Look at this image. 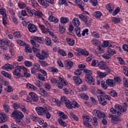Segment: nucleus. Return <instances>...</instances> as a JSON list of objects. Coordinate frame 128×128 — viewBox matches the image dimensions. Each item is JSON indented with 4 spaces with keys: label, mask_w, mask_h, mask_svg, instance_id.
I'll return each mask as SVG.
<instances>
[{
    "label": "nucleus",
    "mask_w": 128,
    "mask_h": 128,
    "mask_svg": "<svg viewBox=\"0 0 128 128\" xmlns=\"http://www.w3.org/2000/svg\"><path fill=\"white\" fill-rule=\"evenodd\" d=\"M84 72L86 74L85 75V80L88 84H92V82H94V78L92 77V70H88V69H84Z\"/></svg>",
    "instance_id": "nucleus-4"
},
{
    "label": "nucleus",
    "mask_w": 128,
    "mask_h": 128,
    "mask_svg": "<svg viewBox=\"0 0 128 128\" xmlns=\"http://www.w3.org/2000/svg\"><path fill=\"white\" fill-rule=\"evenodd\" d=\"M32 40H36L39 44H44V39L42 38V37H40V36H34L32 38Z\"/></svg>",
    "instance_id": "nucleus-18"
},
{
    "label": "nucleus",
    "mask_w": 128,
    "mask_h": 128,
    "mask_svg": "<svg viewBox=\"0 0 128 128\" xmlns=\"http://www.w3.org/2000/svg\"><path fill=\"white\" fill-rule=\"evenodd\" d=\"M117 60L120 64L122 65L126 64V62L122 57H118Z\"/></svg>",
    "instance_id": "nucleus-52"
},
{
    "label": "nucleus",
    "mask_w": 128,
    "mask_h": 128,
    "mask_svg": "<svg viewBox=\"0 0 128 128\" xmlns=\"http://www.w3.org/2000/svg\"><path fill=\"white\" fill-rule=\"evenodd\" d=\"M49 56L48 52L46 50H42L41 54L40 52L36 54V56L40 58V60H43L46 58H48Z\"/></svg>",
    "instance_id": "nucleus-7"
},
{
    "label": "nucleus",
    "mask_w": 128,
    "mask_h": 128,
    "mask_svg": "<svg viewBox=\"0 0 128 128\" xmlns=\"http://www.w3.org/2000/svg\"><path fill=\"white\" fill-rule=\"evenodd\" d=\"M24 66H27L28 68H30V66H32V62L30 61L26 60L24 62Z\"/></svg>",
    "instance_id": "nucleus-53"
},
{
    "label": "nucleus",
    "mask_w": 128,
    "mask_h": 128,
    "mask_svg": "<svg viewBox=\"0 0 128 128\" xmlns=\"http://www.w3.org/2000/svg\"><path fill=\"white\" fill-rule=\"evenodd\" d=\"M73 80L76 84H80L82 82V80L79 76H74Z\"/></svg>",
    "instance_id": "nucleus-25"
},
{
    "label": "nucleus",
    "mask_w": 128,
    "mask_h": 128,
    "mask_svg": "<svg viewBox=\"0 0 128 128\" xmlns=\"http://www.w3.org/2000/svg\"><path fill=\"white\" fill-rule=\"evenodd\" d=\"M112 120L113 124H118V122H120V119L118 118H116L114 116H112Z\"/></svg>",
    "instance_id": "nucleus-32"
},
{
    "label": "nucleus",
    "mask_w": 128,
    "mask_h": 128,
    "mask_svg": "<svg viewBox=\"0 0 128 128\" xmlns=\"http://www.w3.org/2000/svg\"><path fill=\"white\" fill-rule=\"evenodd\" d=\"M44 42H45L46 46H52V39L50 37H46L44 40Z\"/></svg>",
    "instance_id": "nucleus-29"
},
{
    "label": "nucleus",
    "mask_w": 128,
    "mask_h": 128,
    "mask_svg": "<svg viewBox=\"0 0 128 128\" xmlns=\"http://www.w3.org/2000/svg\"><path fill=\"white\" fill-rule=\"evenodd\" d=\"M107 52L111 56H114V54H116V50H114V49H112L110 48H108Z\"/></svg>",
    "instance_id": "nucleus-35"
},
{
    "label": "nucleus",
    "mask_w": 128,
    "mask_h": 128,
    "mask_svg": "<svg viewBox=\"0 0 128 128\" xmlns=\"http://www.w3.org/2000/svg\"><path fill=\"white\" fill-rule=\"evenodd\" d=\"M22 72H23V76L24 78H30V74L28 72V70L26 68V70H23Z\"/></svg>",
    "instance_id": "nucleus-44"
},
{
    "label": "nucleus",
    "mask_w": 128,
    "mask_h": 128,
    "mask_svg": "<svg viewBox=\"0 0 128 128\" xmlns=\"http://www.w3.org/2000/svg\"><path fill=\"white\" fill-rule=\"evenodd\" d=\"M18 6L20 8H26V3L22 2H19L18 3Z\"/></svg>",
    "instance_id": "nucleus-50"
},
{
    "label": "nucleus",
    "mask_w": 128,
    "mask_h": 128,
    "mask_svg": "<svg viewBox=\"0 0 128 128\" xmlns=\"http://www.w3.org/2000/svg\"><path fill=\"white\" fill-rule=\"evenodd\" d=\"M16 42L20 46H26V43L24 40H17Z\"/></svg>",
    "instance_id": "nucleus-37"
},
{
    "label": "nucleus",
    "mask_w": 128,
    "mask_h": 128,
    "mask_svg": "<svg viewBox=\"0 0 128 128\" xmlns=\"http://www.w3.org/2000/svg\"><path fill=\"white\" fill-rule=\"evenodd\" d=\"M98 100L100 102V104L102 106H106L108 104V102L106 100H110L112 97L110 95L106 94V93L102 94V95H98Z\"/></svg>",
    "instance_id": "nucleus-3"
},
{
    "label": "nucleus",
    "mask_w": 128,
    "mask_h": 128,
    "mask_svg": "<svg viewBox=\"0 0 128 128\" xmlns=\"http://www.w3.org/2000/svg\"><path fill=\"white\" fill-rule=\"evenodd\" d=\"M123 72L126 76H128V68L126 66H124Z\"/></svg>",
    "instance_id": "nucleus-55"
},
{
    "label": "nucleus",
    "mask_w": 128,
    "mask_h": 128,
    "mask_svg": "<svg viewBox=\"0 0 128 128\" xmlns=\"http://www.w3.org/2000/svg\"><path fill=\"white\" fill-rule=\"evenodd\" d=\"M106 9L108 10L109 12H110V14H112V12H114V6L112 5V4H108L106 5Z\"/></svg>",
    "instance_id": "nucleus-34"
},
{
    "label": "nucleus",
    "mask_w": 128,
    "mask_h": 128,
    "mask_svg": "<svg viewBox=\"0 0 128 128\" xmlns=\"http://www.w3.org/2000/svg\"><path fill=\"white\" fill-rule=\"evenodd\" d=\"M112 22H115V24H120V18L113 17Z\"/></svg>",
    "instance_id": "nucleus-48"
},
{
    "label": "nucleus",
    "mask_w": 128,
    "mask_h": 128,
    "mask_svg": "<svg viewBox=\"0 0 128 128\" xmlns=\"http://www.w3.org/2000/svg\"><path fill=\"white\" fill-rule=\"evenodd\" d=\"M28 28L30 32H36L38 30L36 26L31 23L28 25Z\"/></svg>",
    "instance_id": "nucleus-13"
},
{
    "label": "nucleus",
    "mask_w": 128,
    "mask_h": 128,
    "mask_svg": "<svg viewBox=\"0 0 128 128\" xmlns=\"http://www.w3.org/2000/svg\"><path fill=\"white\" fill-rule=\"evenodd\" d=\"M1 74H2V76H5V78H9V80L12 78V75L6 71H2Z\"/></svg>",
    "instance_id": "nucleus-39"
},
{
    "label": "nucleus",
    "mask_w": 128,
    "mask_h": 128,
    "mask_svg": "<svg viewBox=\"0 0 128 128\" xmlns=\"http://www.w3.org/2000/svg\"><path fill=\"white\" fill-rule=\"evenodd\" d=\"M92 42L94 44V46H97L98 45V42H100V40L96 39H92Z\"/></svg>",
    "instance_id": "nucleus-61"
},
{
    "label": "nucleus",
    "mask_w": 128,
    "mask_h": 128,
    "mask_svg": "<svg viewBox=\"0 0 128 128\" xmlns=\"http://www.w3.org/2000/svg\"><path fill=\"white\" fill-rule=\"evenodd\" d=\"M0 44H3V46H10L12 44V42L8 39L0 40Z\"/></svg>",
    "instance_id": "nucleus-14"
},
{
    "label": "nucleus",
    "mask_w": 128,
    "mask_h": 128,
    "mask_svg": "<svg viewBox=\"0 0 128 128\" xmlns=\"http://www.w3.org/2000/svg\"><path fill=\"white\" fill-rule=\"evenodd\" d=\"M106 82L108 86H111L112 88L116 86V84H114V80L107 79Z\"/></svg>",
    "instance_id": "nucleus-22"
},
{
    "label": "nucleus",
    "mask_w": 128,
    "mask_h": 128,
    "mask_svg": "<svg viewBox=\"0 0 128 128\" xmlns=\"http://www.w3.org/2000/svg\"><path fill=\"white\" fill-rule=\"evenodd\" d=\"M0 14L2 16L3 18H8V15H6V12L4 9H0Z\"/></svg>",
    "instance_id": "nucleus-43"
},
{
    "label": "nucleus",
    "mask_w": 128,
    "mask_h": 128,
    "mask_svg": "<svg viewBox=\"0 0 128 128\" xmlns=\"http://www.w3.org/2000/svg\"><path fill=\"white\" fill-rule=\"evenodd\" d=\"M83 12L80 14L77 15L78 18L84 24L87 26H90L92 25V18L88 16L86 14H90V13L84 10H82Z\"/></svg>",
    "instance_id": "nucleus-1"
},
{
    "label": "nucleus",
    "mask_w": 128,
    "mask_h": 128,
    "mask_svg": "<svg viewBox=\"0 0 128 128\" xmlns=\"http://www.w3.org/2000/svg\"><path fill=\"white\" fill-rule=\"evenodd\" d=\"M114 108L120 110L121 112H126V107L124 106H122L120 104H116L114 106Z\"/></svg>",
    "instance_id": "nucleus-9"
},
{
    "label": "nucleus",
    "mask_w": 128,
    "mask_h": 128,
    "mask_svg": "<svg viewBox=\"0 0 128 128\" xmlns=\"http://www.w3.org/2000/svg\"><path fill=\"white\" fill-rule=\"evenodd\" d=\"M4 110L6 114L10 112V106L8 104H4L3 106Z\"/></svg>",
    "instance_id": "nucleus-58"
},
{
    "label": "nucleus",
    "mask_w": 128,
    "mask_h": 128,
    "mask_svg": "<svg viewBox=\"0 0 128 128\" xmlns=\"http://www.w3.org/2000/svg\"><path fill=\"white\" fill-rule=\"evenodd\" d=\"M94 112L96 116H97L98 118L100 120H102V118H106V114L104 112H102L100 110H94Z\"/></svg>",
    "instance_id": "nucleus-11"
},
{
    "label": "nucleus",
    "mask_w": 128,
    "mask_h": 128,
    "mask_svg": "<svg viewBox=\"0 0 128 128\" xmlns=\"http://www.w3.org/2000/svg\"><path fill=\"white\" fill-rule=\"evenodd\" d=\"M80 96L82 100H88L90 98L86 94H81Z\"/></svg>",
    "instance_id": "nucleus-54"
},
{
    "label": "nucleus",
    "mask_w": 128,
    "mask_h": 128,
    "mask_svg": "<svg viewBox=\"0 0 128 128\" xmlns=\"http://www.w3.org/2000/svg\"><path fill=\"white\" fill-rule=\"evenodd\" d=\"M76 4H78L79 8H80L81 10H84V3L82 0H76Z\"/></svg>",
    "instance_id": "nucleus-16"
},
{
    "label": "nucleus",
    "mask_w": 128,
    "mask_h": 128,
    "mask_svg": "<svg viewBox=\"0 0 128 128\" xmlns=\"http://www.w3.org/2000/svg\"><path fill=\"white\" fill-rule=\"evenodd\" d=\"M38 2H40L41 6H43L46 8L50 6V4L48 3L46 0V1L44 0H38Z\"/></svg>",
    "instance_id": "nucleus-30"
},
{
    "label": "nucleus",
    "mask_w": 128,
    "mask_h": 128,
    "mask_svg": "<svg viewBox=\"0 0 128 128\" xmlns=\"http://www.w3.org/2000/svg\"><path fill=\"white\" fill-rule=\"evenodd\" d=\"M120 12V8L117 7L112 12V16H116Z\"/></svg>",
    "instance_id": "nucleus-47"
},
{
    "label": "nucleus",
    "mask_w": 128,
    "mask_h": 128,
    "mask_svg": "<svg viewBox=\"0 0 128 128\" xmlns=\"http://www.w3.org/2000/svg\"><path fill=\"white\" fill-rule=\"evenodd\" d=\"M29 96H30L31 100L34 102H38V96L34 92H30L29 93Z\"/></svg>",
    "instance_id": "nucleus-12"
},
{
    "label": "nucleus",
    "mask_w": 128,
    "mask_h": 128,
    "mask_svg": "<svg viewBox=\"0 0 128 128\" xmlns=\"http://www.w3.org/2000/svg\"><path fill=\"white\" fill-rule=\"evenodd\" d=\"M2 68V70H12V68H14V67L10 64H5Z\"/></svg>",
    "instance_id": "nucleus-15"
},
{
    "label": "nucleus",
    "mask_w": 128,
    "mask_h": 128,
    "mask_svg": "<svg viewBox=\"0 0 128 128\" xmlns=\"http://www.w3.org/2000/svg\"><path fill=\"white\" fill-rule=\"evenodd\" d=\"M73 24L76 28H78L80 24V22L78 18H74L72 20Z\"/></svg>",
    "instance_id": "nucleus-28"
},
{
    "label": "nucleus",
    "mask_w": 128,
    "mask_h": 128,
    "mask_svg": "<svg viewBox=\"0 0 128 128\" xmlns=\"http://www.w3.org/2000/svg\"><path fill=\"white\" fill-rule=\"evenodd\" d=\"M23 70H26V68L22 66H16L12 72L14 76V78H16V80H18V78H22L20 72H22Z\"/></svg>",
    "instance_id": "nucleus-2"
},
{
    "label": "nucleus",
    "mask_w": 128,
    "mask_h": 128,
    "mask_svg": "<svg viewBox=\"0 0 128 128\" xmlns=\"http://www.w3.org/2000/svg\"><path fill=\"white\" fill-rule=\"evenodd\" d=\"M60 22L61 24H66L70 22V19L68 17L62 16L60 18Z\"/></svg>",
    "instance_id": "nucleus-31"
},
{
    "label": "nucleus",
    "mask_w": 128,
    "mask_h": 128,
    "mask_svg": "<svg viewBox=\"0 0 128 128\" xmlns=\"http://www.w3.org/2000/svg\"><path fill=\"white\" fill-rule=\"evenodd\" d=\"M66 86V82H57V86L59 88H62L64 86Z\"/></svg>",
    "instance_id": "nucleus-46"
},
{
    "label": "nucleus",
    "mask_w": 128,
    "mask_h": 128,
    "mask_svg": "<svg viewBox=\"0 0 128 128\" xmlns=\"http://www.w3.org/2000/svg\"><path fill=\"white\" fill-rule=\"evenodd\" d=\"M70 116L76 122H78V117L72 112H70Z\"/></svg>",
    "instance_id": "nucleus-45"
},
{
    "label": "nucleus",
    "mask_w": 128,
    "mask_h": 128,
    "mask_svg": "<svg viewBox=\"0 0 128 128\" xmlns=\"http://www.w3.org/2000/svg\"><path fill=\"white\" fill-rule=\"evenodd\" d=\"M93 14L94 16H95L96 18H100L102 16V14L100 11H96Z\"/></svg>",
    "instance_id": "nucleus-38"
},
{
    "label": "nucleus",
    "mask_w": 128,
    "mask_h": 128,
    "mask_svg": "<svg viewBox=\"0 0 128 128\" xmlns=\"http://www.w3.org/2000/svg\"><path fill=\"white\" fill-rule=\"evenodd\" d=\"M35 110L38 116H44L46 110L44 108L40 106L36 107Z\"/></svg>",
    "instance_id": "nucleus-10"
},
{
    "label": "nucleus",
    "mask_w": 128,
    "mask_h": 128,
    "mask_svg": "<svg viewBox=\"0 0 128 128\" xmlns=\"http://www.w3.org/2000/svg\"><path fill=\"white\" fill-rule=\"evenodd\" d=\"M65 66L66 68L70 70L72 66H74V62L71 60H66L65 63Z\"/></svg>",
    "instance_id": "nucleus-23"
},
{
    "label": "nucleus",
    "mask_w": 128,
    "mask_h": 128,
    "mask_svg": "<svg viewBox=\"0 0 128 128\" xmlns=\"http://www.w3.org/2000/svg\"><path fill=\"white\" fill-rule=\"evenodd\" d=\"M57 114L60 118L58 120H67L68 116L64 114V112L61 111H58Z\"/></svg>",
    "instance_id": "nucleus-17"
},
{
    "label": "nucleus",
    "mask_w": 128,
    "mask_h": 128,
    "mask_svg": "<svg viewBox=\"0 0 128 128\" xmlns=\"http://www.w3.org/2000/svg\"><path fill=\"white\" fill-rule=\"evenodd\" d=\"M21 12L23 16H28V6L26 7L24 10H22Z\"/></svg>",
    "instance_id": "nucleus-36"
},
{
    "label": "nucleus",
    "mask_w": 128,
    "mask_h": 128,
    "mask_svg": "<svg viewBox=\"0 0 128 128\" xmlns=\"http://www.w3.org/2000/svg\"><path fill=\"white\" fill-rule=\"evenodd\" d=\"M48 20L49 22H54L55 24L58 22L59 20L58 18H57L56 16L52 15L48 17Z\"/></svg>",
    "instance_id": "nucleus-20"
},
{
    "label": "nucleus",
    "mask_w": 128,
    "mask_h": 128,
    "mask_svg": "<svg viewBox=\"0 0 128 128\" xmlns=\"http://www.w3.org/2000/svg\"><path fill=\"white\" fill-rule=\"evenodd\" d=\"M90 122H92V124L94 126H98V118H96V117L94 116L92 118H90Z\"/></svg>",
    "instance_id": "nucleus-33"
},
{
    "label": "nucleus",
    "mask_w": 128,
    "mask_h": 128,
    "mask_svg": "<svg viewBox=\"0 0 128 128\" xmlns=\"http://www.w3.org/2000/svg\"><path fill=\"white\" fill-rule=\"evenodd\" d=\"M6 120V114L4 113H0V124L5 122Z\"/></svg>",
    "instance_id": "nucleus-21"
},
{
    "label": "nucleus",
    "mask_w": 128,
    "mask_h": 128,
    "mask_svg": "<svg viewBox=\"0 0 128 128\" xmlns=\"http://www.w3.org/2000/svg\"><path fill=\"white\" fill-rule=\"evenodd\" d=\"M110 94L113 98H116V96H118V93L114 90H111L110 91Z\"/></svg>",
    "instance_id": "nucleus-62"
},
{
    "label": "nucleus",
    "mask_w": 128,
    "mask_h": 128,
    "mask_svg": "<svg viewBox=\"0 0 128 128\" xmlns=\"http://www.w3.org/2000/svg\"><path fill=\"white\" fill-rule=\"evenodd\" d=\"M84 122H90V118H92L89 116H87L86 114H84L82 116Z\"/></svg>",
    "instance_id": "nucleus-27"
},
{
    "label": "nucleus",
    "mask_w": 128,
    "mask_h": 128,
    "mask_svg": "<svg viewBox=\"0 0 128 128\" xmlns=\"http://www.w3.org/2000/svg\"><path fill=\"white\" fill-rule=\"evenodd\" d=\"M92 34L94 38H100V34L97 33L96 32H93L92 33Z\"/></svg>",
    "instance_id": "nucleus-60"
},
{
    "label": "nucleus",
    "mask_w": 128,
    "mask_h": 128,
    "mask_svg": "<svg viewBox=\"0 0 128 128\" xmlns=\"http://www.w3.org/2000/svg\"><path fill=\"white\" fill-rule=\"evenodd\" d=\"M12 118L18 120H22L24 118V115L21 112L15 110L11 114Z\"/></svg>",
    "instance_id": "nucleus-5"
},
{
    "label": "nucleus",
    "mask_w": 128,
    "mask_h": 128,
    "mask_svg": "<svg viewBox=\"0 0 128 128\" xmlns=\"http://www.w3.org/2000/svg\"><path fill=\"white\" fill-rule=\"evenodd\" d=\"M58 122L62 126H64V128H66V126H68L66 123V122H64V120L62 119H58Z\"/></svg>",
    "instance_id": "nucleus-51"
},
{
    "label": "nucleus",
    "mask_w": 128,
    "mask_h": 128,
    "mask_svg": "<svg viewBox=\"0 0 128 128\" xmlns=\"http://www.w3.org/2000/svg\"><path fill=\"white\" fill-rule=\"evenodd\" d=\"M65 105L68 108L72 109L76 108H80V104L76 100L70 102L68 100L66 102Z\"/></svg>",
    "instance_id": "nucleus-6"
},
{
    "label": "nucleus",
    "mask_w": 128,
    "mask_h": 128,
    "mask_svg": "<svg viewBox=\"0 0 128 128\" xmlns=\"http://www.w3.org/2000/svg\"><path fill=\"white\" fill-rule=\"evenodd\" d=\"M91 102L93 106H97L98 105V100H96L94 98L91 96L90 98Z\"/></svg>",
    "instance_id": "nucleus-56"
},
{
    "label": "nucleus",
    "mask_w": 128,
    "mask_h": 128,
    "mask_svg": "<svg viewBox=\"0 0 128 128\" xmlns=\"http://www.w3.org/2000/svg\"><path fill=\"white\" fill-rule=\"evenodd\" d=\"M30 44H32L33 47L32 48V51L35 52L38 54V49L35 48H40V44L36 42V41L34 40H30Z\"/></svg>",
    "instance_id": "nucleus-8"
},
{
    "label": "nucleus",
    "mask_w": 128,
    "mask_h": 128,
    "mask_svg": "<svg viewBox=\"0 0 128 128\" xmlns=\"http://www.w3.org/2000/svg\"><path fill=\"white\" fill-rule=\"evenodd\" d=\"M124 82V88H128V80L126 78L123 79Z\"/></svg>",
    "instance_id": "nucleus-64"
},
{
    "label": "nucleus",
    "mask_w": 128,
    "mask_h": 128,
    "mask_svg": "<svg viewBox=\"0 0 128 128\" xmlns=\"http://www.w3.org/2000/svg\"><path fill=\"white\" fill-rule=\"evenodd\" d=\"M25 46L24 50L26 52H32V50L30 48V44L26 45Z\"/></svg>",
    "instance_id": "nucleus-41"
},
{
    "label": "nucleus",
    "mask_w": 128,
    "mask_h": 128,
    "mask_svg": "<svg viewBox=\"0 0 128 128\" xmlns=\"http://www.w3.org/2000/svg\"><path fill=\"white\" fill-rule=\"evenodd\" d=\"M28 12L30 16H32L34 14V15L36 13V10H30V8L28 7Z\"/></svg>",
    "instance_id": "nucleus-59"
},
{
    "label": "nucleus",
    "mask_w": 128,
    "mask_h": 128,
    "mask_svg": "<svg viewBox=\"0 0 128 128\" xmlns=\"http://www.w3.org/2000/svg\"><path fill=\"white\" fill-rule=\"evenodd\" d=\"M81 54L82 56H88V52L85 49H82V51L81 52Z\"/></svg>",
    "instance_id": "nucleus-63"
},
{
    "label": "nucleus",
    "mask_w": 128,
    "mask_h": 128,
    "mask_svg": "<svg viewBox=\"0 0 128 128\" xmlns=\"http://www.w3.org/2000/svg\"><path fill=\"white\" fill-rule=\"evenodd\" d=\"M14 36L16 38L20 39V38L22 37V35L20 34V32H16L14 34Z\"/></svg>",
    "instance_id": "nucleus-49"
},
{
    "label": "nucleus",
    "mask_w": 128,
    "mask_h": 128,
    "mask_svg": "<svg viewBox=\"0 0 128 128\" xmlns=\"http://www.w3.org/2000/svg\"><path fill=\"white\" fill-rule=\"evenodd\" d=\"M26 86L27 88H29L30 90H36V86L28 83L26 84Z\"/></svg>",
    "instance_id": "nucleus-40"
},
{
    "label": "nucleus",
    "mask_w": 128,
    "mask_h": 128,
    "mask_svg": "<svg viewBox=\"0 0 128 128\" xmlns=\"http://www.w3.org/2000/svg\"><path fill=\"white\" fill-rule=\"evenodd\" d=\"M66 40L67 44H68L71 46H74L76 42L74 40L70 38H66Z\"/></svg>",
    "instance_id": "nucleus-24"
},
{
    "label": "nucleus",
    "mask_w": 128,
    "mask_h": 128,
    "mask_svg": "<svg viewBox=\"0 0 128 128\" xmlns=\"http://www.w3.org/2000/svg\"><path fill=\"white\" fill-rule=\"evenodd\" d=\"M75 32L78 38H80V36H82V34H80V28L76 27V28H75Z\"/></svg>",
    "instance_id": "nucleus-42"
},
{
    "label": "nucleus",
    "mask_w": 128,
    "mask_h": 128,
    "mask_svg": "<svg viewBox=\"0 0 128 128\" xmlns=\"http://www.w3.org/2000/svg\"><path fill=\"white\" fill-rule=\"evenodd\" d=\"M48 70H49L50 72H52L53 74H56L58 72V69L54 66L49 67L48 68Z\"/></svg>",
    "instance_id": "nucleus-26"
},
{
    "label": "nucleus",
    "mask_w": 128,
    "mask_h": 128,
    "mask_svg": "<svg viewBox=\"0 0 128 128\" xmlns=\"http://www.w3.org/2000/svg\"><path fill=\"white\" fill-rule=\"evenodd\" d=\"M98 66L101 70H106L108 68V66H106V64L104 62L101 61L98 62Z\"/></svg>",
    "instance_id": "nucleus-19"
},
{
    "label": "nucleus",
    "mask_w": 128,
    "mask_h": 128,
    "mask_svg": "<svg viewBox=\"0 0 128 128\" xmlns=\"http://www.w3.org/2000/svg\"><path fill=\"white\" fill-rule=\"evenodd\" d=\"M44 76V75L40 74H38V79L40 80H42V82H44L46 80V78Z\"/></svg>",
    "instance_id": "nucleus-57"
}]
</instances>
